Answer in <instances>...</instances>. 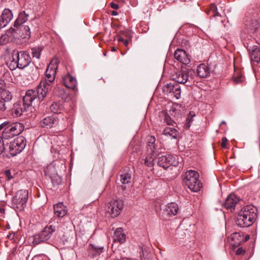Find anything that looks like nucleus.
<instances>
[{
	"label": "nucleus",
	"mask_w": 260,
	"mask_h": 260,
	"mask_svg": "<svg viewBox=\"0 0 260 260\" xmlns=\"http://www.w3.org/2000/svg\"><path fill=\"white\" fill-rule=\"evenodd\" d=\"M256 209L253 206H246L239 212L236 220L237 225L241 228H247L253 224L256 217Z\"/></svg>",
	"instance_id": "obj_1"
},
{
	"label": "nucleus",
	"mask_w": 260,
	"mask_h": 260,
	"mask_svg": "<svg viewBox=\"0 0 260 260\" xmlns=\"http://www.w3.org/2000/svg\"><path fill=\"white\" fill-rule=\"evenodd\" d=\"M4 129L2 138L6 141L19 135L24 129L23 125L19 122H4L0 125V130Z\"/></svg>",
	"instance_id": "obj_2"
},
{
	"label": "nucleus",
	"mask_w": 260,
	"mask_h": 260,
	"mask_svg": "<svg viewBox=\"0 0 260 260\" xmlns=\"http://www.w3.org/2000/svg\"><path fill=\"white\" fill-rule=\"evenodd\" d=\"M172 80L179 84L190 85L193 82V75L192 71L186 68L174 71L171 74Z\"/></svg>",
	"instance_id": "obj_3"
},
{
	"label": "nucleus",
	"mask_w": 260,
	"mask_h": 260,
	"mask_svg": "<svg viewBox=\"0 0 260 260\" xmlns=\"http://www.w3.org/2000/svg\"><path fill=\"white\" fill-rule=\"evenodd\" d=\"M155 138L154 136H150L148 139L147 145V149L148 153L146 158L144 159V164L149 167L153 166L154 160L156 158L157 145L155 144Z\"/></svg>",
	"instance_id": "obj_4"
},
{
	"label": "nucleus",
	"mask_w": 260,
	"mask_h": 260,
	"mask_svg": "<svg viewBox=\"0 0 260 260\" xmlns=\"http://www.w3.org/2000/svg\"><path fill=\"white\" fill-rule=\"evenodd\" d=\"M28 198V191L26 189L17 191L12 200L13 208L18 211L23 210L26 206Z\"/></svg>",
	"instance_id": "obj_5"
},
{
	"label": "nucleus",
	"mask_w": 260,
	"mask_h": 260,
	"mask_svg": "<svg viewBox=\"0 0 260 260\" xmlns=\"http://www.w3.org/2000/svg\"><path fill=\"white\" fill-rule=\"evenodd\" d=\"M26 144L25 138L22 136H19L13 141L10 142L8 151L12 156H15L24 149Z\"/></svg>",
	"instance_id": "obj_6"
},
{
	"label": "nucleus",
	"mask_w": 260,
	"mask_h": 260,
	"mask_svg": "<svg viewBox=\"0 0 260 260\" xmlns=\"http://www.w3.org/2000/svg\"><path fill=\"white\" fill-rule=\"evenodd\" d=\"M12 57H14V59L17 60L19 69H20L28 66L31 61L29 54L26 51H18L17 50H14L12 52Z\"/></svg>",
	"instance_id": "obj_7"
},
{
	"label": "nucleus",
	"mask_w": 260,
	"mask_h": 260,
	"mask_svg": "<svg viewBox=\"0 0 260 260\" xmlns=\"http://www.w3.org/2000/svg\"><path fill=\"white\" fill-rule=\"evenodd\" d=\"M123 207V201L119 199H115L112 200L108 204V212L112 217L118 216Z\"/></svg>",
	"instance_id": "obj_8"
},
{
	"label": "nucleus",
	"mask_w": 260,
	"mask_h": 260,
	"mask_svg": "<svg viewBox=\"0 0 260 260\" xmlns=\"http://www.w3.org/2000/svg\"><path fill=\"white\" fill-rule=\"evenodd\" d=\"M178 164V160L176 159L175 157L171 154H167L159 157L157 161V165L165 170L171 166H177Z\"/></svg>",
	"instance_id": "obj_9"
},
{
	"label": "nucleus",
	"mask_w": 260,
	"mask_h": 260,
	"mask_svg": "<svg viewBox=\"0 0 260 260\" xmlns=\"http://www.w3.org/2000/svg\"><path fill=\"white\" fill-rule=\"evenodd\" d=\"M58 68V62L56 60H52L48 66L46 71L45 78L42 81H46L51 85L55 80L56 70Z\"/></svg>",
	"instance_id": "obj_10"
},
{
	"label": "nucleus",
	"mask_w": 260,
	"mask_h": 260,
	"mask_svg": "<svg viewBox=\"0 0 260 260\" xmlns=\"http://www.w3.org/2000/svg\"><path fill=\"white\" fill-rule=\"evenodd\" d=\"M51 85L46 81H41L37 86V96L40 101H43L51 90Z\"/></svg>",
	"instance_id": "obj_11"
},
{
	"label": "nucleus",
	"mask_w": 260,
	"mask_h": 260,
	"mask_svg": "<svg viewBox=\"0 0 260 260\" xmlns=\"http://www.w3.org/2000/svg\"><path fill=\"white\" fill-rule=\"evenodd\" d=\"M163 92L166 94L173 95L177 99H179L181 96L180 86L176 83L166 84L163 87Z\"/></svg>",
	"instance_id": "obj_12"
},
{
	"label": "nucleus",
	"mask_w": 260,
	"mask_h": 260,
	"mask_svg": "<svg viewBox=\"0 0 260 260\" xmlns=\"http://www.w3.org/2000/svg\"><path fill=\"white\" fill-rule=\"evenodd\" d=\"M199 174L197 171L190 170L185 173L183 181L187 186H190L193 189H195L199 187V186H197L196 187L194 185L192 186V183H194V181H197V179L199 178Z\"/></svg>",
	"instance_id": "obj_13"
},
{
	"label": "nucleus",
	"mask_w": 260,
	"mask_h": 260,
	"mask_svg": "<svg viewBox=\"0 0 260 260\" xmlns=\"http://www.w3.org/2000/svg\"><path fill=\"white\" fill-rule=\"evenodd\" d=\"M58 119L53 115L48 116L43 118L40 124L43 128H50L57 125Z\"/></svg>",
	"instance_id": "obj_14"
},
{
	"label": "nucleus",
	"mask_w": 260,
	"mask_h": 260,
	"mask_svg": "<svg viewBox=\"0 0 260 260\" xmlns=\"http://www.w3.org/2000/svg\"><path fill=\"white\" fill-rule=\"evenodd\" d=\"M45 176H48L52 183L54 185H58L61 182V179L57 175L55 168L52 166L47 167L44 171Z\"/></svg>",
	"instance_id": "obj_15"
},
{
	"label": "nucleus",
	"mask_w": 260,
	"mask_h": 260,
	"mask_svg": "<svg viewBox=\"0 0 260 260\" xmlns=\"http://www.w3.org/2000/svg\"><path fill=\"white\" fill-rule=\"evenodd\" d=\"M13 18L12 11L9 9H5L0 17V29L5 27Z\"/></svg>",
	"instance_id": "obj_16"
},
{
	"label": "nucleus",
	"mask_w": 260,
	"mask_h": 260,
	"mask_svg": "<svg viewBox=\"0 0 260 260\" xmlns=\"http://www.w3.org/2000/svg\"><path fill=\"white\" fill-rule=\"evenodd\" d=\"M17 28L18 39H27L30 37V27L28 25L22 24L15 27Z\"/></svg>",
	"instance_id": "obj_17"
},
{
	"label": "nucleus",
	"mask_w": 260,
	"mask_h": 260,
	"mask_svg": "<svg viewBox=\"0 0 260 260\" xmlns=\"http://www.w3.org/2000/svg\"><path fill=\"white\" fill-rule=\"evenodd\" d=\"M239 201V199L235 194L231 193L226 198L223 205L226 209L233 211L235 210V207Z\"/></svg>",
	"instance_id": "obj_18"
},
{
	"label": "nucleus",
	"mask_w": 260,
	"mask_h": 260,
	"mask_svg": "<svg viewBox=\"0 0 260 260\" xmlns=\"http://www.w3.org/2000/svg\"><path fill=\"white\" fill-rule=\"evenodd\" d=\"M175 58L179 62L187 64L190 62V59L186 52L181 49H177L174 52Z\"/></svg>",
	"instance_id": "obj_19"
},
{
	"label": "nucleus",
	"mask_w": 260,
	"mask_h": 260,
	"mask_svg": "<svg viewBox=\"0 0 260 260\" xmlns=\"http://www.w3.org/2000/svg\"><path fill=\"white\" fill-rule=\"evenodd\" d=\"M0 96L2 100L8 104L12 98L11 92L6 89L5 83L3 80H0Z\"/></svg>",
	"instance_id": "obj_20"
},
{
	"label": "nucleus",
	"mask_w": 260,
	"mask_h": 260,
	"mask_svg": "<svg viewBox=\"0 0 260 260\" xmlns=\"http://www.w3.org/2000/svg\"><path fill=\"white\" fill-rule=\"evenodd\" d=\"M36 91L32 89L28 90L25 96L23 98V102L24 104L29 108L32 104V102L37 99Z\"/></svg>",
	"instance_id": "obj_21"
},
{
	"label": "nucleus",
	"mask_w": 260,
	"mask_h": 260,
	"mask_svg": "<svg viewBox=\"0 0 260 260\" xmlns=\"http://www.w3.org/2000/svg\"><path fill=\"white\" fill-rule=\"evenodd\" d=\"M62 82L64 85L68 88L74 90L76 88V79L69 74L63 77Z\"/></svg>",
	"instance_id": "obj_22"
},
{
	"label": "nucleus",
	"mask_w": 260,
	"mask_h": 260,
	"mask_svg": "<svg viewBox=\"0 0 260 260\" xmlns=\"http://www.w3.org/2000/svg\"><path fill=\"white\" fill-rule=\"evenodd\" d=\"M67 209L62 203H59L54 205V214L57 217H63L67 213Z\"/></svg>",
	"instance_id": "obj_23"
},
{
	"label": "nucleus",
	"mask_w": 260,
	"mask_h": 260,
	"mask_svg": "<svg viewBox=\"0 0 260 260\" xmlns=\"http://www.w3.org/2000/svg\"><path fill=\"white\" fill-rule=\"evenodd\" d=\"M103 246H97L94 244H90L88 247V255L91 257H96L103 252Z\"/></svg>",
	"instance_id": "obj_24"
},
{
	"label": "nucleus",
	"mask_w": 260,
	"mask_h": 260,
	"mask_svg": "<svg viewBox=\"0 0 260 260\" xmlns=\"http://www.w3.org/2000/svg\"><path fill=\"white\" fill-rule=\"evenodd\" d=\"M179 210L178 205L175 203H171L168 204L164 210V214L171 216L176 215Z\"/></svg>",
	"instance_id": "obj_25"
},
{
	"label": "nucleus",
	"mask_w": 260,
	"mask_h": 260,
	"mask_svg": "<svg viewBox=\"0 0 260 260\" xmlns=\"http://www.w3.org/2000/svg\"><path fill=\"white\" fill-rule=\"evenodd\" d=\"M114 242H119L123 243L125 241L126 235L123 232V229L121 228H117L113 236Z\"/></svg>",
	"instance_id": "obj_26"
},
{
	"label": "nucleus",
	"mask_w": 260,
	"mask_h": 260,
	"mask_svg": "<svg viewBox=\"0 0 260 260\" xmlns=\"http://www.w3.org/2000/svg\"><path fill=\"white\" fill-rule=\"evenodd\" d=\"M197 72L198 75L202 78H207L210 74L209 68L204 63H201L198 66Z\"/></svg>",
	"instance_id": "obj_27"
},
{
	"label": "nucleus",
	"mask_w": 260,
	"mask_h": 260,
	"mask_svg": "<svg viewBox=\"0 0 260 260\" xmlns=\"http://www.w3.org/2000/svg\"><path fill=\"white\" fill-rule=\"evenodd\" d=\"M56 231V226L53 225L46 226L43 231L40 232L42 234L44 239L46 241L51 237L52 234Z\"/></svg>",
	"instance_id": "obj_28"
},
{
	"label": "nucleus",
	"mask_w": 260,
	"mask_h": 260,
	"mask_svg": "<svg viewBox=\"0 0 260 260\" xmlns=\"http://www.w3.org/2000/svg\"><path fill=\"white\" fill-rule=\"evenodd\" d=\"M132 172L129 170H124L120 175V182L122 184H128L131 182Z\"/></svg>",
	"instance_id": "obj_29"
},
{
	"label": "nucleus",
	"mask_w": 260,
	"mask_h": 260,
	"mask_svg": "<svg viewBox=\"0 0 260 260\" xmlns=\"http://www.w3.org/2000/svg\"><path fill=\"white\" fill-rule=\"evenodd\" d=\"M28 15L25 13V11H23L19 13L18 18L15 20L14 26L18 27L20 25L24 24V23L27 20Z\"/></svg>",
	"instance_id": "obj_30"
},
{
	"label": "nucleus",
	"mask_w": 260,
	"mask_h": 260,
	"mask_svg": "<svg viewBox=\"0 0 260 260\" xmlns=\"http://www.w3.org/2000/svg\"><path fill=\"white\" fill-rule=\"evenodd\" d=\"M62 103V102H53L50 106V111L55 114L60 113L63 109Z\"/></svg>",
	"instance_id": "obj_31"
},
{
	"label": "nucleus",
	"mask_w": 260,
	"mask_h": 260,
	"mask_svg": "<svg viewBox=\"0 0 260 260\" xmlns=\"http://www.w3.org/2000/svg\"><path fill=\"white\" fill-rule=\"evenodd\" d=\"M206 13L210 16L211 17L220 16L217 11L216 6L214 4H211L210 7L206 10Z\"/></svg>",
	"instance_id": "obj_32"
},
{
	"label": "nucleus",
	"mask_w": 260,
	"mask_h": 260,
	"mask_svg": "<svg viewBox=\"0 0 260 260\" xmlns=\"http://www.w3.org/2000/svg\"><path fill=\"white\" fill-rule=\"evenodd\" d=\"M250 57L252 61L259 62L260 61V48H255L250 52Z\"/></svg>",
	"instance_id": "obj_33"
},
{
	"label": "nucleus",
	"mask_w": 260,
	"mask_h": 260,
	"mask_svg": "<svg viewBox=\"0 0 260 260\" xmlns=\"http://www.w3.org/2000/svg\"><path fill=\"white\" fill-rule=\"evenodd\" d=\"M151 253L150 249L146 247L142 248V254H141V258L142 260H150L151 258Z\"/></svg>",
	"instance_id": "obj_34"
},
{
	"label": "nucleus",
	"mask_w": 260,
	"mask_h": 260,
	"mask_svg": "<svg viewBox=\"0 0 260 260\" xmlns=\"http://www.w3.org/2000/svg\"><path fill=\"white\" fill-rule=\"evenodd\" d=\"M178 131L174 128L167 127L163 131V134L165 135H169L173 138H176L178 135Z\"/></svg>",
	"instance_id": "obj_35"
},
{
	"label": "nucleus",
	"mask_w": 260,
	"mask_h": 260,
	"mask_svg": "<svg viewBox=\"0 0 260 260\" xmlns=\"http://www.w3.org/2000/svg\"><path fill=\"white\" fill-rule=\"evenodd\" d=\"M196 115L194 112H190L186 118V121L184 124V127L186 129H188L191 125V123L193 121V117Z\"/></svg>",
	"instance_id": "obj_36"
},
{
	"label": "nucleus",
	"mask_w": 260,
	"mask_h": 260,
	"mask_svg": "<svg viewBox=\"0 0 260 260\" xmlns=\"http://www.w3.org/2000/svg\"><path fill=\"white\" fill-rule=\"evenodd\" d=\"M42 234L41 233L33 236L32 243L34 245H38L41 243L45 242L46 241L44 239Z\"/></svg>",
	"instance_id": "obj_37"
},
{
	"label": "nucleus",
	"mask_w": 260,
	"mask_h": 260,
	"mask_svg": "<svg viewBox=\"0 0 260 260\" xmlns=\"http://www.w3.org/2000/svg\"><path fill=\"white\" fill-rule=\"evenodd\" d=\"M6 35H8V37L11 39V38H16L18 39V36L17 35V28H13L11 27L10 29H8L5 33Z\"/></svg>",
	"instance_id": "obj_38"
},
{
	"label": "nucleus",
	"mask_w": 260,
	"mask_h": 260,
	"mask_svg": "<svg viewBox=\"0 0 260 260\" xmlns=\"http://www.w3.org/2000/svg\"><path fill=\"white\" fill-rule=\"evenodd\" d=\"M6 35H8V37L11 39V38H16L18 39V36L17 35V28H13L11 27L10 29H8L5 33Z\"/></svg>",
	"instance_id": "obj_39"
},
{
	"label": "nucleus",
	"mask_w": 260,
	"mask_h": 260,
	"mask_svg": "<svg viewBox=\"0 0 260 260\" xmlns=\"http://www.w3.org/2000/svg\"><path fill=\"white\" fill-rule=\"evenodd\" d=\"M4 175L5 176L7 180L10 181L15 178V176L16 175V173L15 170H10L9 169L6 170L4 172Z\"/></svg>",
	"instance_id": "obj_40"
},
{
	"label": "nucleus",
	"mask_w": 260,
	"mask_h": 260,
	"mask_svg": "<svg viewBox=\"0 0 260 260\" xmlns=\"http://www.w3.org/2000/svg\"><path fill=\"white\" fill-rule=\"evenodd\" d=\"M42 48L40 47H34L31 49V53L32 57L39 59L40 56Z\"/></svg>",
	"instance_id": "obj_41"
},
{
	"label": "nucleus",
	"mask_w": 260,
	"mask_h": 260,
	"mask_svg": "<svg viewBox=\"0 0 260 260\" xmlns=\"http://www.w3.org/2000/svg\"><path fill=\"white\" fill-rule=\"evenodd\" d=\"M55 93L60 97L62 99H64L67 97V94L65 92L64 89L62 88L57 87L55 89Z\"/></svg>",
	"instance_id": "obj_42"
},
{
	"label": "nucleus",
	"mask_w": 260,
	"mask_h": 260,
	"mask_svg": "<svg viewBox=\"0 0 260 260\" xmlns=\"http://www.w3.org/2000/svg\"><path fill=\"white\" fill-rule=\"evenodd\" d=\"M192 186H195L196 187L199 186L197 188H196L195 189H193L190 186H187L188 188L193 192H198L201 190V189L202 188V184L201 183V181L199 180V178L197 179V181H194V183H192Z\"/></svg>",
	"instance_id": "obj_43"
},
{
	"label": "nucleus",
	"mask_w": 260,
	"mask_h": 260,
	"mask_svg": "<svg viewBox=\"0 0 260 260\" xmlns=\"http://www.w3.org/2000/svg\"><path fill=\"white\" fill-rule=\"evenodd\" d=\"M8 144V142H6L3 140L2 138H0V155L6 152L7 149L6 148V145Z\"/></svg>",
	"instance_id": "obj_44"
},
{
	"label": "nucleus",
	"mask_w": 260,
	"mask_h": 260,
	"mask_svg": "<svg viewBox=\"0 0 260 260\" xmlns=\"http://www.w3.org/2000/svg\"><path fill=\"white\" fill-rule=\"evenodd\" d=\"M10 38L6 34L2 35L0 37V44L4 45L9 42Z\"/></svg>",
	"instance_id": "obj_45"
},
{
	"label": "nucleus",
	"mask_w": 260,
	"mask_h": 260,
	"mask_svg": "<svg viewBox=\"0 0 260 260\" xmlns=\"http://www.w3.org/2000/svg\"><path fill=\"white\" fill-rule=\"evenodd\" d=\"M12 60L11 61V62L9 64V68L11 70H15L16 68H19V66L17 62V60L14 59V57H12Z\"/></svg>",
	"instance_id": "obj_46"
},
{
	"label": "nucleus",
	"mask_w": 260,
	"mask_h": 260,
	"mask_svg": "<svg viewBox=\"0 0 260 260\" xmlns=\"http://www.w3.org/2000/svg\"><path fill=\"white\" fill-rule=\"evenodd\" d=\"M9 104L3 100H0V112L5 111L8 108Z\"/></svg>",
	"instance_id": "obj_47"
},
{
	"label": "nucleus",
	"mask_w": 260,
	"mask_h": 260,
	"mask_svg": "<svg viewBox=\"0 0 260 260\" xmlns=\"http://www.w3.org/2000/svg\"><path fill=\"white\" fill-rule=\"evenodd\" d=\"M13 112L16 116L22 115V108L19 109V104L15 106L13 109Z\"/></svg>",
	"instance_id": "obj_48"
},
{
	"label": "nucleus",
	"mask_w": 260,
	"mask_h": 260,
	"mask_svg": "<svg viewBox=\"0 0 260 260\" xmlns=\"http://www.w3.org/2000/svg\"><path fill=\"white\" fill-rule=\"evenodd\" d=\"M164 120L168 125L173 124V121L171 120L170 116L167 114H165V115Z\"/></svg>",
	"instance_id": "obj_49"
},
{
	"label": "nucleus",
	"mask_w": 260,
	"mask_h": 260,
	"mask_svg": "<svg viewBox=\"0 0 260 260\" xmlns=\"http://www.w3.org/2000/svg\"><path fill=\"white\" fill-rule=\"evenodd\" d=\"M242 76L240 75H238L237 76H235L233 77L234 82L237 84L240 83L242 81Z\"/></svg>",
	"instance_id": "obj_50"
},
{
	"label": "nucleus",
	"mask_w": 260,
	"mask_h": 260,
	"mask_svg": "<svg viewBox=\"0 0 260 260\" xmlns=\"http://www.w3.org/2000/svg\"><path fill=\"white\" fill-rule=\"evenodd\" d=\"M20 108H22V115H25L26 114H25V113L26 112L27 108H28L27 106L23 103L22 105H19V109H20Z\"/></svg>",
	"instance_id": "obj_51"
},
{
	"label": "nucleus",
	"mask_w": 260,
	"mask_h": 260,
	"mask_svg": "<svg viewBox=\"0 0 260 260\" xmlns=\"http://www.w3.org/2000/svg\"><path fill=\"white\" fill-rule=\"evenodd\" d=\"M245 252V251L241 247L238 248L236 250V254L237 255H241L244 254Z\"/></svg>",
	"instance_id": "obj_52"
},
{
	"label": "nucleus",
	"mask_w": 260,
	"mask_h": 260,
	"mask_svg": "<svg viewBox=\"0 0 260 260\" xmlns=\"http://www.w3.org/2000/svg\"><path fill=\"white\" fill-rule=\"evenodd\" d=\"M228 142V140L226 138H222V142L221 144V146L222 148H225L226 145Z\"/></svg>",
	"instance_id": "obj_53"
},
{
	"label": "nucleus",
	"mask_w": 260,
	"mask_h": 260,
	"mask_svg": "<svg viewBox=\"0 0 260 260\" xmlns=\"http://www.w3.org/2000/svg\"><path fill=\"white\" fill-rule=\"evenodd\" d=\"M177 112V110H176L175 109H174L173 110H172V112H174L175 113V115L174 116L175 117H176L177 118V120H178L179 118H181V116H182V114L181 113H178L177 114H176V112Z\"/></svg>",
	"instance_id": "obj_54"
},
{
	"label": "nucleus",
	"mask_w": 260,
	"mask_h": 260,
	"mask_svg": "<svg viewBox=\"0 0 260 260\" xmlns=\"http://www.w3.org/2000/svg\"><path fill=\"white\" fill-rule=\"evenodd\" d=\"M110 5L111 7L114 9H117L119 8V5L113 2L111 3Z\"/></svg>",
	"instance_id": "obj_55"
},
{
	"label": "nucleus",
	"mask_w": 260,
	"mask_h": 260,
	"mask_svg": "<svg viewBox=\"0 0 260 260\" xmlns=\"http://www.w3.org/2000/svg\"><path fill=\"white\" fill-rule=\"evenodd\" d=\"M14 236H15V234L14 233H10L9 234L8 236H7V237L9 239H13L14 237Z\"/></svg>",
	"instance_id": "obj_56"
},
{
	"label": "nucleus",
	"mask_w": 260,
	"mask_h": 260,
	"mask_svg": "<svg viewBox=\"0 0 260 260\" xmlns=\"http://www.w3.org/2000/svg\"><path fill=\"white\" fill-rule=\"evenodd\" d=\"M5 213V209L3 208H0V216H3Z\"/></svg>",
	"instance_id": "obj_57"
},
{
	"label": "nucleus",
	"mask_w": 260,
	"mask_h": 260,
	"mask_svg": "<svg viewBox=\"0 0 260 260\" xmlns=\"http://www.w3.org/2000/svg\"><path fill=\"white\" fill-rule=\"evenodd\" d=\"M123 43L125 47H127L129 44V41L128 40H125Z\"/></svg>",
	"instance_id": "obj_58"
},
{
	"label": "nucleus",
	"mask_w": 260,
	"mask_h": 260,
	"mask_svg": "<svg viewBox=\"0 0 260 260\" xmlns=\"http://www.w3.org/2000/svg\"><path fill=\"white\" fill-rule=\"evenodd\" d=\"M118 41L121 42L123 43L124 41L125 40L122 37H119L118 38Z\"/></svg>",
	"instance_id": "obj_59"
},
{
	"label": "nucleus",
	"mask_w": 260,
	"mask_h": 260,
	"mask_svg": "<svg viewBox=\"0 0 260 260\" xmlns=\"http://www.w3.org/2000/svg\"><path fill=\"white\" fill-rule=\"evenodd\" d=\"M238 237H240V236L239 235V234H237V233H234L233 234V238H237Z\"/></svg>",
	"instance_id": "obj_60"
},
{
	"label": "nucleus",
	"mask_w": 260,
	"mask_h": 260,
	"mask_svg": "<svg viewBox=\"0 0 260 260\" xmlns=\"http://www.w3.org/2000/svg\"><path fill=\"white\" fill-rule=\"evenodd\" d=\"M111 14L113 16H116V15H117L118 14V13L116 11H113L111 12Z\"/></svg>",
	"instance_id": "obj_61"
},
{
	"label": "nucleus",
	"mask_w": 260,
	"mask_h": 260,
	"mask_svg": "<svg viewBox=\"0 0 260 260\" xmlns=\"http://www.w3.org/2000/svg\"><path fill=\"white\" fill-rule=\"evenodd\" d=\"M249 235H246V237H245V241H247L249 239Z\"/></svg>",
	"instance_id": "obj_62"
},
{
	"label": "nucleus",
	"mask_w": 260,
	"mask_h": 260,
	"mask_svg": "<svg viewBox=\"0 0 260 260\" xmlns=\"http://www.w3.org/2000/svg\"><path fill=\"white\" fill-rule=\"evenodd\" d=\"M111 50L112 51H116V48L115 47H112Z\"/></svg>",
	"instance_id": "obj_63"
},
{
	"label": "nucleus",
	"mask_w": 260,
	"mask_h": 260,
	"mask_svg": "<svg viewBox=\"0 0 260 260\" xmlns=\"http://www.w3.org/2000/svg\"><path fill=\"white\" fill-rule=\"evenodd\" d=\"M115 260H129V259L128 258H126V257H124V258H122L121 259H115Z\"/></svg>",
	"instance_id": "obj_64"
}]
</instances>
